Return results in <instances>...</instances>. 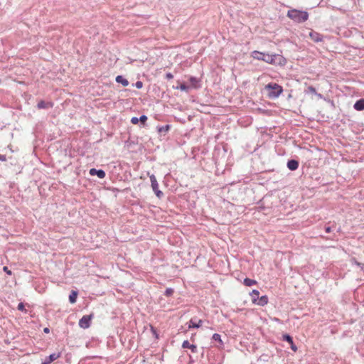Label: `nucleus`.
Here are the masks:
<instances>
[{"label":"nucleus","instance_id":"f257e3e1","mask_svg":"<svg viewBox=\"0 0 364 364\" xmlns=\"http://www.w3.org/2000/svg\"><path fill=\"white\" fill-rule=\"evenodd\" d=\"M264 90L267 92L268 97L272 100L279 97L283 92V87L279 84L273 82L266 85Z\"/></svg>","mask_w":364,"mask_h":364},{"label":"nucleus","instance_id":"f03ea898","mask_svg":"<svg viewBox=\"0 0 364 364\" xmlns=\"http://www.w3.org/2000/svg\"><path fill=\"white\" fill-rule=\"evenodd\" d=\"M287 16L296 23L305 22L309 18L307 11L291 9L287 12Z\"/></svg>","mask_w":364,"mask_h":364},{"label":"nucleus","instance_id":"7ed1b4c3","mask_svg":"<svg viewBox=\"0 0 364 364\" xmlns=\"http://www.w3.org/2000/svg\"><path fill=\"white\" fill-rule=\"evenodd\" d=\"M151 186L153 191L159 198H161L164 196V193L161 191L159 189V183L157 182L156 178L154 174L149 175Z\"/></svg>","mask_w":364,"mask_h":364},{"label":"nucleus","instance_id":"20e7f679","mask_svg":"<svg viewBox=\"0 0 364 364\" xmlns=\"http://www.w3.org/2000/svg\"><path fill=\"white\" fill-rule=\"evenodd\" d=\"M93 317V314L84 315L79 321V326L84 329L88 328L90 326L91 320Z\"/></svg>","mask_w":364,"mask_h":364},{"label":"nucleus","instance_id":"39448f33","mask_svg":"<svg viewBox=\"0 0 364 364\" xmlns=\"http://www.w3.org/2000/svg\"><path fill=\"white\" fill-rule=\"evenodd\" d=\"M274 57V61L273 65H279V66H284L287 63V59L283 57L281 55L279 54H273Z\"/></svg>","mask_w":364,"mask_h":364},{"label":"nucleus","instance_id":"423d86ee","mask_svg":"<svg viewBox=\"0 0 364 364\" xmlns=\"http://www.w3.org/2000/svg\"><path fill=\"white\" fill-rule=\"evenodd\" d=\"M282 340L284 341H287V343H289L290 344L291 349L293 351L296 352L297 350V347L294 344V341H293V338H292L291 336H290L288 333H284V334L282 335Z\"/></svg>","mask_w":364,"mask_h":364},{"label":"nucleus","instance_id":"0eeeda50","mask_svg":"<svg viewBox=\"0 0 364 364\" xmlns=\"http://www.w3.org/2000/svg\"><path fill=\"white\" fill-rule=\"evenodd\" d=\"M89 173L91 176H97L99 178H104L106 176V173L102 169H96L95 168H90Z\"/></svg>","mask_w":364,"mask_h":364},{"label":"nucleus","instance_id":"6e6552de","mask_svg":"<svg viewBox=\"0 0 364 364\" xmlns=\"http://www.w3.org/2000/svg\"><path fill=\"white\" fill-rule=\"evenodd\" d=\"M61 355L60 353H52L49 356H47L41 364H50L53 361L55 360Z\"/></svg>","mask_w":364,"mask_h":364},{"label":"nucleus","instance_id":"1a4fd4ad","mask_svg":"<svg viewBox=\"0 0 364 364\" xmlns=\"http://www.w3.org/2000/svg\"><path fill=\"white\" fill-rule=\"evenodd\" d=\"M299 161L296 159H289L287 164V166L290 171H296L299 168Z\"/></svg>","mask_w":364,"mask_h":364},{"label":"nucleus","instance_id":"9d476101","mask_svg":"<svg viewBox=\"0 0 364 364\" xmlns=\"http://www.w3.org/2000/svg\"><path fill=\"white\" fill-rule=\"evenodd\" d=\"M309 36L314 42H321L323 40V36L316 31H311Z\"/></svg>","mask_w":364,"mask_h":364},{"label":"nucleus","instance_id":"9b49d317","mask_svg":"<svg viewBox=\"0 0 364 364\" xmlns=\"http://www.w3.org/2000/svg\"><path fill=\"white\" fill-rule=\"evenodd\" d=\"M196 318H192L188 322V328H198L201 326L203 321L199 319L197 322L195 321Z\"/></svg>","mask_w":364,"mask_h":364},{"label":"nucleus","instance_id":"f8f14e48","mask_svg":"<svg viewBox=\"0 0 364 364\" xmlns=\"http://www.w3.org/2000/svg\"><path fill=\"white\" fill-rule=\"evenodd\" d=\"M182 348H189L191 349L192 353H196L197 352V346L193 344H190L188 341L186 340L182 343Z\"/></svg>","mask_w":364,"mask_h":364},{"label":"nucleus","instance_id":"ddd939ff","mask_svg":"<svg viewBox=\"0 0 364 364\" xmlns=\"http://www.w3.org/2000/svg\"><path fill=\"white\" fill-rule=\"evenodd\" d=\"M353 108L357 111L364 110V98L357 100L353 105Z\"/></svg>","mask_w":364,"mask_h":364},{"label":"nucleus","instance_id":"4468645a","mask_svg":"<svg viewBox=\"0 0 364 364\" xmlns=\"http://www.w3.org/2000/svg\"><path fill=\"white\" fill-rule=\"evenodd\" d=\"M265 53L259 52L257 50H254L252 52L251 56L257 60H263V58H264Z\"/></svg>","mask_w":364,"mask_h":364},{"label":"nucleus","instance_id":"2eb2a0df","mask_svg":"<svg viewBox=\"0 0 364 364\" xmlns=\"http://www.w3.org/2000/svg\"><path fill=\"white\" fill-rule=\"evenodd\" d=\"M268 303V297L267 295L262 296L261 297L259 296V299H257L256 304L259 306H264Z\"/></svg>","mask_w":364,"mask_h":364},{"label":"nucleus","instance_id":"dca6fc26","mask_svg":"<svg viewBox=\"0 0 364 364\" xmlns=\"http://www.w3.org/2000/svg\"><path fill=\"white\" fill-rule=\"evenodd\" d=\"M117 83L122 84L123 86L127 87L129 85V81L122 75H117L115 78Z\"/></svg>","mask_w":364,"mask_h":364},{"label":"nucleus","instance_id":"f3484780","mask_svg":"<svg viewBox=\"0 0 364 364\" xmlns=\"http://www.w3.org/2000/svg\"><path fill=\"white\" fill-rule=\"evenodd\" d=\"M52 107H53L52 103H50V102H46L43 100H41L37 104V107H38V109H47V108Z\"/></svg>","mask_w":364,"mask_h":364},{"label":"nucleus","instance_id":"a211bd4d","mask_svg":"<svg viewBox=\"0 0 364 364\" xmlns=\"http://www.w3.org/2000/svg\"><path fill=\"white\" fill-rule=\"evenodd\" d=\"M78 295V292L75 290H72L70 295H69V301L71 304H74L77 301V297Z\"/></svg>","mask_w":364,"mask_h":364},{"label":"nucleus","instance_id":"6ab92c4d","mask_svg":"<svg viewBox=\"0 0 364 364\" xmlns=\"http://www.w3.org/2000/svg\"><path fill=\"white\" fill-rule=\"evenodd\" d=\"M170 128H171V125H169V124H166L165 126H161V127H158V132L160 134H165L166 132H168L169 131Z\"/></svg>","mask_w":364,"mask_h":364},{"label":"nucleus","instance_id":"aec40b11","mask_svg":"<svg viewBox=\"0 0 364 364\" xmlns=\"http://www.w3.org/2000/svg\"><path fill=\"white\" fill-rule=\"evenodd\" d=\"M263 61L269 64L273 65L274 57L273 55H270L269 53H265L264 58H263Z\"/></svg>","mask_w":364,"mask_h":364},{"label":"nucleus","instance_id":"412c9836","mask_svg":"<svg viewBox=\"0 0 364 364\" xmlns=\"http://www.w3.org/2000/svg\"><path fill=\"white\" fill-rule=\"evenodd\" d=\"M250 296H252V301L253 303H256L257 299H259V291L256 290V289H254L252 290V291L250 293Z\"/></svg>","mask_w":364,"mask_h":364},{"label":"nucleus","instance_id":"4be33fe9","mask_svg":"<svg viewBox=\"0 0 364 364\" xmlns=\"http://www.w3.org/2000/svg\"><path fill=\"white\" fill-rule=\"evenodd\" d=\"M189 81L193 87L197 88L198 87V82H199L198 78L191 76L189 78Z\"/></svg>","mask_w":364,"mask_h":364},{"label":"nucleus","instance_id":"5701e85b","mask_svg":"<svg viewBox=\"0 0 364 364\" xmlns=\"http://www.w3.org/2000/svg\"><path fill=\"white\" fill-rule=\"evenodd\" d=\"M257 282L254 279H250V278H245L244 279L243 284L247 287H251L254 284H255Z\"/></svg>","mask_w":364,"mask_h":364},{"label":"nucleus","instance_id":"b1692460","mask_svg":"<svg viewBox=\"0 0 364 364\" xmlns=\"http://www.w3.org/2000/svg\"><path fill=\"white\" fill-rule=\"evenodd\" d=\"M148 119V117L146 115H141L139 118V122H141V124L144 127L146 125V122Z\"/></svg>","mask_w":364,"mask_h":364},{"label":"nucleus","instance_id":"393cba45","mask_svg":"<svg viewBox=\"0 0 364 364\" xmlns=\"http://www.w3.org/2000/svg\"><path fill=\"white\" fill-rule=\"evenodd\" d=\"M174 292L173 289L172 288H167L164 292V296L168 297L173 295Z\"/></svg>","mask_w":364,"mask_h":364},{"label":"nucleus","instance_id":"a878e982","mask_svg":"<svg viewBox=\"0 0 364 364\" xmlns=\"http://www.w3.org/2000/svg\"><path fill=\"white\" fill-rule=\"evenodd\" d=\"M213 340L220 342V343L223 344V341L221 339V336L218 333H214L212 337Z\"/></svg>","mask_w":364,"mask_h":364},{"label":"nucleus","instance_id":"bb28decb","mask_svg":"<svg viewBox=\"0 0 364 364\" xmlns=\"http://www.w3.org/2000/svg\"><path fill=\"white\" fill-rule=\"evenodd\" d=\"M176 88L179 89L182 91H188L189 89V87L188 85H186L185 83H182L180 85V86L176 87Z\"/></svg>","mask_w":364,"mask_h":364},{"label":"nucleus","instance_id":"cd10ccee","mask_svg":"<svg viewBox=\"0 0 364 364\" xmlns=\"http://www.w3.org/2000/svg\"><path fill=\"white\" fill-rule=\"evenodd\" d=\"M350 262L352 264H355L359 267L361 266V262H358L355 257L350 259Z\"/></svg>","mask_w":364,"mask_h":364},{"label":"nucleus","instance_id":"c85d7f7f","mask_svg":"<svg viewBox=\"0 0 364 364\" xmlns=\"http://www.w3.org/2000/svg\"><path fill=\"white\" fill-rule=\"evenodd\" d=\"M17 309L21 311H26L24 304L23 302H20L18 304Z\"/></svg>","mask_w":364,"mask_h":364},{"label":"nucleus","instance_id":"c756f323","mask_svg":"<svg viewBox=\"0 0 364 364\" xmlns=\"http://www.w3.org/2000/svg\"><path fill=\"white\" fill-rule=\"evenodd\" d=\"M151 331L153 333V335L155 336L156 338H159V334L157 333V330L152 326H151Z\"/></svg>","mask_w":364,"mask_h":364},{"label":"nucleus","instance_id":"7c9ffc66","mask_svg":"<svg viewBox=\"0 0 364 364\" xmlns=\"http://www.w3.org/2000/svg\"><path fill=\"white\" fill-rule=\"evenodd\" d=\"M308 90H309V92H311V94H314V95L317 94L316 88L313 86H309L308 87Z\"/></svg>","mask_w":364,"mask_h":364},{"label":"nucleus","instance_id":"2f4dec72","mask_svg":"<svg viewBox=\"0 0 364 364\" xmlns=\"http://www.w3.org/2000/svg\"><path fill=\"white\" fill-rule=\"evenodd\" d=\"M134 85L137 89H141L143 87V82L141 81H136Z\"/></svg>","mask_w":364,"mask_h":364},{"label":"nucleus","instance_id":"473e14b6","mask_svg":"<svg viewBox=\"0 0 364 364\" xmlns=\"http://www.w3.org/2000/svg\"><path fill=\"white\" fill-rule=\"evenodd\" d=\"M131 122L133 124H137L139 123V118L136 117H133L132 119H131Z\"/></svg>","mask_w":364,"mask_h":364},{"label":"nucleus","instance_id":"72a5a7b5","mask_svg":"<svg viewBox=\"0 0 364 364\" xmlns=\"http://www.w3.org/2000/svg\"><path fill=\"white\" fill-rule=\"evenodd\" d=\"M3 270L4 272H6L9 275H11V274H12L11 271L6 266L3 267Z\"/></svg>","mask_w":364,"mask_h":364},{"label":"nucleus","instance_id":"f704fd0d","mask_svg":"<svg viewBox=\"0 0 364 364\" xmlns=\"http://www.w3.org/2000/svg\"><path fill=\"white\" fill-rule=\"evenodd\" d=\"M173 75L171 73H167L166 74V78L167 80H171V79H173Z\"/></svg>","mask_w":364,"mask_h":364},{"label":"nucleus","instance_id":"c9c22d12","mask_svg":"<svg viewBox=\"0 0 364 364\" xmlns=\"http://www.w3.org/2000/svg\"><path fill=\"white\" fill-rule=\"evenodd\" d=\"M0 161H6V157L5 155L0 154Z\"/></svg>","mask_w":364,"mask_h":364},{"label":"nucleus","instance_id":"e433bc0d","mask_svg":"<svg viewBox=\"0 0 364 364\" xmlns=\"http://www.w3.org/2000/svg\"><path fill=\"white\" fill-rule=\"evenodd\" d=\"M331 231V228L330 226H326L325 227V232L326 233H329Z\"/></svg>","mask_w":364,"mask_h":364},{"label":"nucleus","instance_id":"4c0bfd02","mask_svg":"<svg viewBox=\"0 0 364 364\" xmlns=\"http://www.w3.org/2000/svg\"><path fill=\"white\" fill-rule=\"evenodd\" d=\"M43 332H44L45 333H48L50 332V329H49V328H48V327L44 328H43Z\"/></svg>","mask_w":364,"mask_h":364},{"label":"nucleus","instance_id":"58836bf2","mask_svg":"<svg viewBox=\"0 0 364 364\" xmlns=\"http://www.w3.org/2000/svg\"><path fill=\"white\" fill-rule=\"evenodd\" d=\"M360 269L364 272V263H361V266L360 267Z\"/></svg>","mask_w":364,"mask_h":364}]
</instances>
